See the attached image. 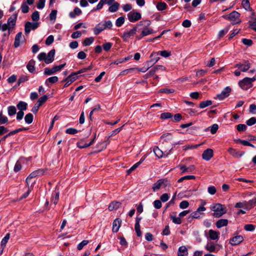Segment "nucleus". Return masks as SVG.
Returning <instances> with one entry per match:
<instances>
[{
    "instance_id": "nucleus-1",
    "label": "nucleus",
    "mask_w": 256,
    "mask_h": 256,
    "mask_svg": "<svg viewBox=\"0 0 256 256\" xmlns=\"http://www.w3.org/2000/svg\"><path fill=\"white\" fill-rule=\"evenodd\" d=\"M151 24V22L149 20H144L140 21L138 24L137 26H142L144 27L141 34L140 36H136V38L138 40L141 39L144 36L152 34L154 33V30L152 28H148V26H150Z\"/></svg>"
},
{
    "instance_id": "nucleus-2",
    "label": "nucleus",
    "mask_w": 256,
    "mask_h": 256,
    "mask_svg": "<svg viewBox=\"0 0 256 256\" xmlns=\"http://www.w3.org/2000/svg\"><path fill=\"white\" fill-rule=\"evenodd\" d=\"M210 209L214 212L213 216L216 218H220L227 212L225 206L220 204H216L211 206Z\"/></svg>"
},
{
    "instance_id": "nucleus-3",
    "label": "nucleus",
    "mask_w": 256,
    "mask_h": 256,
    "mask_svg": "<svg viewBox=\"0 0 256 256\" xmlns=\"http://www.w3.org/2000/svg\"><path fill=\"white\" fill-rule=\"evenodd\" d=\"M112 26V24L110 20L102 21L96 24L94 27V33L95 35H98L106 28L110 29Z\"/></svg>"
},
{
    "instance_id": "nucleus-4",
    "label": "nucleus",
    "mask_w": 256,
    "mask_h": 256,
    "mask_svg": "<svg viewBox=\"0 0 256 256\" xmlns=\"http://www.w3.org/2000/svg\"><path fill=\"white\" fill-rule=\"evenodd\" d=\"M256 80V76L253 78H245L238 82L239 86L244 90H247L252 86V82Z\"/></svg>"
},
{
    "instance_id": "nucleus-5",
    "label": "nucleus",
    "mask_w": 256,
    "mask_h": 256,
    "mask_svg": "<svg viewBox=\"0 0 256 256\" xmlns=\"http://www.w3.org/2000/svg\"><path fill=\"white\" fill-rule=\"evenodd\" d=\"M44 172V171L43 169H39L36 170H35L32 172L26 178V182L28 186H29L30 184H31V180L38 176H42Z\"/></svg>"
},
{
    "instance_id": "nucleus-6",
    "label": "nucleus",
    "mask_w": 256,
    "mask_h": 256,
    "mask_svg": "<svg viewBox=\"0 0 256 256\" xmlns=\"http://www.w3.org/2000/svg\"><path fill=\"white\" fill-rule=\"evenodd\" d=\"M66 64L59 66H56L52 68H46L44 71V74L47 76H50L54 74L57 72H60L65 66Z\"/></svg>"
},
{
    "instance_id": "nucleus-7",
    "label": "nucleus",
    "mask_w": 256,
    "mask_h": 256,
    "mask_svg": "<svg viewBox=\"0 0 256 256\" xmlns=\"http://www.w3.org/2000/svg\"><path fill=\"white\" fill-rule=\"evenodd\" d=\"M240 14L234 11L231 12L228 16H224V17L230 20L234 24H238L240 22V20L239 19Z\"/></svg>"
},
{
    "instance_id": "nucleus-8",
    "label": "nucleus",
    "mask_w": 256,
    "mask_h": 256,
    "mask_svg": "<svg viewBox=\"0 0 256 256\" xmlns=\"http://www.w3.org/2000/svg\"><path fill=\"white\" fill-rule=\"evenodd\" d=\"M128 18L130 22H134L140 20L142 16L140 12L132 10L128 14Z\"/></svg>"
},
{
    "instance_id": "nucleus-9",
    "label": "nucleus",
    "mask_w": 256,
    "mask_h": 256,
    "mask_svg": "<svg viewBox=\"0 0 256 256\" xmlns=\"http://www.w3.org/2000/svg\"><path fill=\"white\" fill-rule=\"evenodd\" d=\"M138 26L134 27L129 31L124 32L122 38L124 42H128L130 36H134L137 32Z\"/></svg>"
},
{
    "instance_id": "nucleus-10",
    "label": "nucleus",
    "mask_w": 256,
    "mask_h": 256,
    "mask_svg": "<svg viewBox=\"0 0 256 256\" xmlns=\"http://www.w3.org/2000/svg\"><path fill=\"white\" fill-rule=\"evenodd\" d=\"M231 88L229 86H227L224 88L220 94H218L214 98L218 99L219 100H222L226 98H227L231 92Z\"/></svg>"
},
{
    "instance_id": "nucleus-11",
    "label": "nucleus",
    "mask_w": 256,
    "mask_h": 256,
    "mask_svg": "<svg viewBox=\"0 0 256 256\" xmlns=\"http://www.w3.org/2000/svg\"><path fill=\"white\" fill-rule=\"evenodd\" d=\"M38 26V24L37 22H26L24 26V31L26 34H28L31 30L36 29Z\"/></svg>"
},
{
    "instance_id": "nucleus-12",
    "label": "nucleus",
    "mask_w": 256,
    "mask_h": 256,
    "mask_svg": "<svg viewBox=\"0 0 256 256\" xmlns=\"http://www.w3.org/2000/svg\"><path fill=\"white\" fill-rule=\"evenodd\" d=\"M76 76L77 75L75 74V72H73L72 74H70L69 76H68L66 79H64L62 81L66 82L64 87H68L72 82L76 80L77 78V77Z\"/></svg>"
},
{
    "instance_id": "nucleus-13",
    "label": "nucleus",
    "mask_w": 256,
    "mask_h": 256,
    "mask_svg": "<svg viewBox=\"0 0 256 256\" xmlns=\"http://www.w3.org/2000/svg\"><path fill=\"white\" fill-rule=\"evenodd\" d=\"M235 67L240 68L241 71L243 72H246L250 68V64L248 60H246L244 61V64H242L240 62L236 64L235 65Z\"/></svg>"
},
{
    "instance_id": "nucleus-14",
    "label": "nucleus",
    "mask_w": 256,
    "mask_h": 256,
    "mask_svg": "<svg viewBox=\"0 0 256 256\" xmlns=\"http://www.w3.org/2000/svg\"><path fill=\"white\" fill-rule=\"evenodd\" d=\"M228 152L232 156L236 158H240L245 154L244 152L238 151L231 148H228Z\"/></svg>"
},
{
    "instance_id": "nucleus-15",
    "label": "nucleus",
    "mask_w": 256,
    "mask_h": 256,
    "mask_svg": "<svg viewBox=\"0 0 256 256\" xmlns=\"http://www.w3.org/2000/svg\"><path fill=\"white\" fill-rule=\"evenodd\" d=\"M213 156V150L212 149L208 148L205 150L202 154L203 159L206 160H209Z\"/></svg>"
},
{
    "instance_id": "nucleus-16",
    "label": "nucleus",
    "mask_w": 256,
    "mask_h": 256,
    "mask_svg": "<svg viewBox=\"0 0 256 256\" xmlns=\"http://www.w3.org/2000/svg\"><path fill=\"white\" fill-rule=\"evenodd\" d=\"M54 55L55 50L54 49L50 50L46 56V64L52 63L54 60Z\"/></svg>"
},
{
    "instance_id": "nucleus-17",
    "label": "nucleus",
    "mask_w": 256,
    "mask_h": 256,
    "mask_svg": "<svg viewBox=\"0 0 256 256\" xmlns=\"http://www.w3.org/2000/svg\"><path fill=\"white\" fill-rule=\"evenodd\" d=\"M218 247V244H214V242H208L207 244L205 246V248L210 252H214L216 249H219Z\"/></svg>"
},
{
    "instance_id": "nucleus-18",
    "label": "nucleus",
    "mask_w": 256,
    "mask_h": 256,
    "mask_svg": "<svg viewBox=\"0 0 256 256\" xmlns=\"http://www.w3.org/2000/svg\"><path fill=\"white\" fill-rule=\"evenodd\" d=\"M180 170H182V173L184 174L186 172H193L195 168L194 166L191 165L188 167H186V166L184 165H179L178 166Z\"/></svg>"
},
{
    "instance_id": "nucleus-19",
    "label": "nucleus",
    "mask_w": 256,
    "mask_h": 256,
    "mask_svg": "<svg viewBox=\"0 0 256 256\" xmlns=\"http://www.w3.org/2000/svg\"><path fill=\"white\" fill-rule=\"evenodd\" d=\"M122 223V220L119 218H116L112 223V231L116 232H118Z\"/></svg>"
},
{
    "instance_id": "nucleus-20",
    "label": "nucleus",
    "mask_w": 256,
    "mask_h": 256,
    "mask_svg": "<svg viewBox=\"0 0 256 256\" xmlns=\"http://www.w3.org/2000/svg\"><path fill=\"white\" fill-rule=\"evenodd\" d=\"M17 18L16 14H14L12 16L8 18L7 24L11 28H13L14 26L16 25V20Z\"/></svg>"
},
{
    "instance_id": "nucleus-21",
    "label": "nucleus",
    "mask_w": 256,
    "mask_h": 256,
    "mask_svg": "<svg viewBox=\"0 0 256 256\" xmlns=\"http://www.w3.org/2000/svg\"><path fill=\"white\" fill-rule=\"evenodd\" d=\"M59 195H60V192L56 188L55 190L54 191L52 198V202L54 203V205H56L58 202V199H59Z\"/></svg>"
},
{
    "instance_id": "nucleus-22",
    "label": "nucleus",
    "mask_w": 256,
    "mask_h": 256,
    "mask_svg": "<svg viewBox=\"0 0 256 256\" xmlns=\"http://www.w3.org/2000/svg\"><path fill=\"white\" fill-rule=\"evenodd\" d=\"M121 206V203L119 202H112L109 206H108V210L110 211H112L113 210H116L118 209L120 206Z\"/></svg>"
},
{
    "instance_id": "nucleus-23",
    "label": "nucleus",
    "mask_w": 256,
    "mask_h": 256,
    "mask_svg": "<svg viewBox=\"0 0 256 256\" xmlns=\"http://www.w3.org/2000/svg\"><path fill=\"white\" fill-rule=\"evenodd\" d=\"M82 14V10L80 8L78 7L74 8L73 12H70L69 14V16L70 18H74L76 16H79Z\"/></svg>"
},
{
    "instance_id": "nucleus-24",
    "label": "nucleus",
    "mask_w": 256,
    "mask_h": 256,
    "mask_svg": "<svg viewBox=\"0 0 256 256\" xmlns=\"http://www.w3.org/2000/svg\"><path fill=\"white\" fill-rule=\"evenodd\" d=\"M22 37V32H19L17 34L15 37L14 46L15 48H18L20 46V39Z\"/></svg>"
},
{
    "instance_id": "nucleus-25",
    "label": "nucleus",
    "mask_w": 256,
    "mask_h": 256,
    "mask_svg": "<svg viewBox=\"0 0 256 256\" xmlns=\"http://www.w3.org/2000/svg\"><path fill=\"white\" fill-rule=\"evenodd\" d=\"M228 224V220L226 219H220L216 223L217 228H220L222 226H226Z\"/></svg>"
},
{
    "instance_id": "nucleus-26",
    "label": "nucleus",
    "mask_w": 256,
    "mask_h": 256,
    "mask_svg": "<svg viewBox=\"0 0 256 256\" xmlns=\"http://www.w3.org/2000/svg\"><path fill=\"white\" fill-rule=\"evenodd\" d=\"M158 53H160V54L161 56H162L164 58H168L170 55V52H168V51L164 50L160 51L158 53L153 52L151 54L150 57L152 58L155 54L158 55Z\"/></svg>"
},
{
    "instance_id": "nucleus-27",
    "label": "nucleus",
    "mask_w": 256,
    "mask_h": 256,
    "mask_svg": "<svg viewBox=\"0 0 256 256\" xmlns=\"http://www.w3.org/2000/svg\"><path fill=\"white\" fill-rule=\"evenodd\" d=\"M154 152L156 156L158 158H162L163 154H165V153L166 152H165L164 153L161 150H160L158 147H154Z\"/></svg>"
},
{
    "instance_id": "nucleus-28",
    "label": "nucleus",
    "mask_w": 256,
    "mask_h": 256,
    "mask_svg": "<svg viewBox=\"0 0 256 256\" xmlns=\"http://www.w3.org/2000/svg\"><path fill=\"white\" fill-rule=\"evenodd\" d=\"M120 6V4L117 2H114L108 8L110 12H114L118 10Z\"/></svg>"
},
{
    "instance_id": "nucleus-29",
    "label": "nucleus",
    "mask_w": 256,
    "mask_h": 256,
    "mask_svg": "<svg viewBox=\"0 0 256 256\" xmlns=\"http://www.w3.org/2000/svg\"><path fill=\"white\" fill-rule=\"evenodd\" d=\"M247 202V210H249L252 208L256 205V198L246 202Z\"/></svg>"
},
{
    "instance_id": "nucleus-30",
    "label": "nucleus",
    "mask_w": 256,
    "mask_h": 256,
    "mask_svg": "<svg viewBox=\"0 0 256 256\" xmlns=\"http://www.w3.org/2000/svg\"><path fill=\"white\" fill-rule=\"evenodd\" d=\"M28 70L30 72H34L35 70L34 62L33 60H30L26 66Z\"/></svg>"
},
{
    "instance_id": "nucleus-31",
    "label": "nucleus",
    "mask_w": 256,
    "mask_h": 256,
    "mask_svg": "<svg viewBox=\"0 0 256 256\" xmlns=\"http://www.w3.org/2000/svg\"><path fill=\"white\" fill-rule=\"evenodd\" d=\"M212 102L210 100H207L206 101L202 102L199 105V107L200 108H206V106H210L212 105Z\"/></svg>"
},
{
    "instance_id": "nucleus-32",
    "label": "nucleus",
    "mask_w": 256,
    "mask_h": 256,
    "mask_svg": "<svg viewBox=\"0 0 256 256\" xmlns=\"http://www.w3.org/2000/svg\"><path fill=\"white\" fill-rule=\"evenodd\" d=\"M144 160L142 158L137 163L134 164L130 169L127 170V174H130L132 172H133L134 170H135L138 166L139 165L142 164V162H143Z\"/></svg>"
},
{
    "instance_id": "nucleus-33",
    "label": "nucleus",
    "mask_w": 256,
    "mask_h": 256,
    "mask_svg": "<svg viewBox=\"0 0 256 256\" xmlns=\"http://www.w3.org/2000/svg\"><path fill=\"white\" fill-rule=\"evenodd\" d=\"M17 107L20 111L26 110L27 108V104L24 102L20 101L17 104Z\"/></svg>"
},
{
    "instance_id": "nucleus-34",
    "label": "nucleus",
    "mask_w": 256,
    "mask_h": 256,
    "mask_svg": "<svg viewBox=\"0 0 256 256\" xmlns=\"http://www.w3.org/2000/svg\"><path fill=\"white\" fill-rule=\"evenodd\" d=\"M236 208H244L247 210V202L246 201H244L242 202H237L234 206Z\"/></svg>"
},
{
    "instance_id": "nucleus-35",
    "label": "nucleus",
    "mask_w": 256,
    "mask_h": 256,
    "mask_svg": "<svg viewBox=\"0 0 256 256\" xmlns=\"http://www.w3.org/2000/svg\"><path fill=\"white\" fill-rule=\"evenodd\" d=\"M208 234L210 238L213 240L218 238V234L216 231L210 230H209Z\"/></svg>"
},
{
    "instance_id": "nucleus-36",
    "label": "nucleus",
    "mask_w": 256,
    "mask_h": 256,
    "mask_svg": "<svg viewBox=\"0 0 256 256\" xmlns=\"http://www.w3.org/2000/svg\"><path fill=\"white\" fill-rule=\"evenodd\" d=\"M16 110L14 106H10L8 108V112L10 116H12L16 114Z\"/></svg>"
},
{
    "instance_id": "nucleus-37",
    "label": "nucleus",
    "mask_w": 256,
    "mask_h": 256,
    "mask_svg": "<svg viewBox=\"0 0 256 256\" xmlns=\"http://www.w3.org/2000/svg\"><path fill=\"white\" fill-rule=\"evenodd\" d=\"M242 6L246 10H250L251 8L250 4V2L248 0H242Z\"/></svg>"
},
{
    "instance_id": "nucleus-38",
    "label": "nucleus",
    "mask_w": 256,
    "mask_h": 256,
    "mask_svg": "<svg viewBox=\"0 0 256 256\" xmlns=\"http://www.w3.org/2000/svg\"><path fill=\"white\" fill-rule=\"evenodd\" d=\"M24 120L27 124H31L33 121V115L30 113L26 114L24 117Z\"/></svg>"
},
{
    "instance_id": "nucleus-39",
    "label": "nucleus",
    "mask_w": 256,
    "mask_h": 256,
    "mask_svg": "<svg viewBox=\"0 0 256 256\" xmlns=\"http://www.w3.org/2000/svg\"><path fill=\"white\" fill-rule=\"evenodd\" d=\"M94 41V38L92 37L86 38L83 42V44L88 46L90 45Z\"/></svg>"
},
{
    "instance_id": "nucleus-40",
    "label": "nucleus",
    "mask_w": 256,
    "mask_h": 256,
    "mask_svg": "<svg viewBox=\"0 0 256 256\" xmlns=\"http://www.w3.org/2000/svg\"><path fill=\"white\" fill-rule=\"evenodd\" d=\"M162 188V187L161 183L159 180H158L156 183H154L153 184L152 188L154 192H156V191L158 190H160Z\"/></svg>"
},
{
    "instance_id": "nucleus-41",
    "label": "nucleus",
    "mask_w": 256,
    "mask_h": 256,
    "mask_svg": "<svg viewBox=\"0 0 256 256\" xmlns=\"http://www.w3.org/2000/svg\"><path fill=\"white\" fill-rule=\"evenodd\" d=\"M93 68V65L90 64V66H88L87 68H82L78 72H75V74L78 75V74H80L84 72H87L88 70H90Z\"/></svg>"
},
{
    "instance_id": "nucleus-42",
    "label": "nucleus",
    "mask_w": 256,
    "mask_h": 256,
    "mask_svg": "<svg viewBox=\"0 0 256 256\" xmlns=\"http://www.w3.org/2000/svg\"><path fill=\"white\" fill-rule=\"evenodd\" d=\"M196 177L194 176H186L180 178L178 180V182H182L184 180H188L192 179H195Z\"/></svg>"
},
{
    "instance_id": "nucleus-43",
    "label": "nucleus",
    "mask_w": 256,
    "mask_h": 256,
    "mask_svg": "<svg viewBox=\"0 0 256 256\" xmlns=\"http://www.w3.org/2000/svg\"><path fill=\"white\" fill-rule=\"evenodd\" d=\"M124 16H120L118 18L116 22V24L118 27H120L124 22Z\"/></svg>"
},
{
    "instance_id": "nucleus-44",
    "label": "nucleus",
    "mask_w": 256,
    "mask_h": 256,
    "mask_svg": "<svg viewBox=\"0 0 256 256\" xmlns=\"http://www.w3.org/2000/svg\"><path fill=\"white\" fill-rule=\"evenodd\" d=\"M156 8L158 10H163L166 8V4L164 2H158L156 5Z\"/></svg>"
},
{
    "instance_id": "nucleus-45",
    "label": "nucleus",
    "mask_w": 256,
    "mask_h": 256,
    "mask_svg": "<svg viewBox=\"0 0 256 256\" xmlns=\"http://www.w3.org/2000/svg\"><path fill=\"white\" fill-rule=\"evenodd\" d=\"M48 97L47 96L44 95L42 97H40L38 100L37 101V103L40 104V106L44 104L47 100Z\"/></svg>"
},
{
    "instance_id": "nucleus-46",
    "label": "nucleus",
    "mask_w": 256,
    "mask_h": 256,
    "mask_svg": "<svg viewBox=\"0 0 256 256\" xmlns=\"http://www.w3.org/2000/svg\"><path fill=\"white\" fill-rule=\"evenodd\" d=\"M170 217L174 223L178 224L182 223V220L180 216L176 217V216H170Z\"/></svg>"
},
{
    "instance_id": "nucleus-47",
    "label": "nucleus",
    "mask_w": 256,
    "mask_h": 256,
    "mask_svg": "<svg viewBox=\"0 0 256 256\" xmlns=\"http://www.w3.org/2000/svg\"><path fill=\"white\" fill-rule=\"evenodd\" d=\"M58 80V78L56 76H52V77L48 78L46 80L45 83L46 84H47V82H50L51 84H54L56 82H57Z\"/></svg>"
},
{
    "instance_id": "nucleus-48",
    "label": "nucleus",
    "mask_w": 256,
    "mask_h": 256,
    "mask_svg": "<svg viewBox=\"0 0 256 256\" xmlns=\"http://www.w3.org/2000/svg\"><path fill=\"white\" fill-rule=\"evenodd\" d=\"M32 18L34 21L38 20L40 19L39 12L38 11H34L32 15Z\"/></svg>"
},
{
    "instance_id": "nucleus-49",
    "label": "nucleus",
    "mask_w": 256,
    "mask_h": 256,
    "mask_svg": "<svg viewBox=\"0 0 256 256\" xmlns=\"http://www.w3.org/2000/svg\"><path fill=\"white\" fill-rule=\"evenodd\" d=\"M160 180L162 188H164L170 185L169 181L166 179H160Z\"/></svg>"
},
{
    "instance_id": "nucleus-50",
    "label": "nucleus",
    "mask_w": 256,
    "mask_h": 256,
    "mask_svg": "<svg viewBox=\"0 0 256 256\" xmlns=\"http://www.w3.org/2000/svg\"><path fill=\"white\" fill-rule=\"evenodd\" d=\"M106 4L105 0H100L98 4H97L96 8H94L93 10H97L102 8L104 4Z\"/></svg>"
},
{
    "instance_id": "nucleus-51",
    "label": "nucleus",
    "mask_w": 256,
    "mask_h": 256,
    "mask_svg": "<svg viewBox=\"0 0 256 256\" xmlns=\"http://www.w3.org/2000/svg\"><path fill=\"white\" fill-rule=\"evenodd\" d=\"M172 115L170 112H164L161 114L160 118L162 119H168L172 118Z\"/></svg>"
},
{
    "instance_id": "nucleus-52",
    "label": "nucleus",
    "mask_w": 256,
    "mask_h": 256,
    "mask_svg": "<svg viewBox=\"0 0 256 256\" xmlns=\"http://www.w3.org/2000/svg\"><path fill=\"white\" fill-rule=\"evenodd\" d=\"M21 9L23 13H26L28 12L29 8L26 2H24L22 4Z\"/></svg>"
},
{
    "instance_id": "nucleus-53",
    "label": "nucleus",
    "mask_w": 256,
    "mask_h": 256,
    "mask_svg": "<svg viewBox=\"0 0 256 256\" xmlns=\"http://www.w3.org/2000/svg\"><path fill=\"white\" fill-rule=\"evenodd\" d=\"M178 253H181L186 256L188 254L187 248L185 246H181L178 248Z\"/></svg>"
},
{
    "instance_id": "nucleus-54",
    "label": "nucleus",
    "mask_w": 256,
    "mask_h": 256,
    "mask_svg": "<svg viewBox=\"0 0 256 256\" xmlns=\"http://www.w3.org/2000/svg\"><path fill=\"white\" fill-rule=\"evenodd\" d=\"M246 123L247 125L249 126H252L256 123V118L254 117H252L249 120H248L246 121Z\"/></svg>"
},
{
    "instance_id": "nucleus-55",
    "label": "nucleus",
    "mask_w": 256,
    "mask_h": 256,
    "mask_svg": "<svg viewBox=\"0 0 256 256\" xmlns=\"http://www.w3.org/2000/svg\"><path fill=\"white\" fill-rule=\"evenodd\" d=\"M246 125L244 124H239L236 126V129L239 132L246 131Z\"/></svg>"
},
{
    "instance_id": "nucleus-56",
    "label": "nucleus",
    "mask_w": 256,
    "mask_h": 256,
    "mask_svg": "<svg viewBox=\"0 0 256 256\" xmlns=\"http://www.w3.org/2000/svg\"><path fill=\"white\" fill-rule=\"evenodd\" d=\"M159 92H162V93H166V94H170L173 93L174 92V90L165 88L161 89L160 90Z\"/></svg>"
},
{
    "instance_id": "nucleus-57",
    "label": "nucleus",
    "mask_w": 256,
    "mask_h": 256,
    "mask_svg": "<svg viewBox=\"0 0 256 256\" xmlns=\"http://www.w3.org/2000/svg\"><path fill=\"white\" fill-rule=\"evenodd\" d=\"M189 206V203L186 200H183L180 204V208L184 209L187 208Z\"/></svg>"
},
{
    "instance_id": "nucleus-58",
    "label": "nucleus",
    "mask_w": 256,
    "mask_h": 256,
    "mask_svg": "<svg viewBox=\"0 0 256 256\" xmlns=\"http://www.w3.org/2000/svg\"><path fill=\"white\" fill-rule=\"evenodd\" d=\"M54 36L52 35H50L47 38L46 40V44L48 46L50 45L54 42Z\"/></svg>"
},
{
    "instance_id": "nucleus-59",
    "label": "nucleus",
    "mask_w": 256,
    "mask_h": 256,
    "mask_svg": "<svg viewBox=\"0 0 256 256\" xmlns=\"http://www.w3.org/2000/svg\"><path fill=\"white\" fill-rule=\"evenodd\" d=\"M46 54L45 52H40L38 55V58L39 60H40V61L44 60V62H46Z\"/></svg>"
},
{
    "instance_id": "nucleus-60",
    "label": "nucleus",
    "mask_w": 256,
    "mask_h": 256,
    "mask_svg": "<svg viewBox=\"0 0 256 256\" xmlns=\"http://www.w3.org/2000/svg\"><path fill=\"white\" fill-rule=\"evenodd\" d=\"M112 43L111 42H106L103 44V48L104 50L108 51L112 48Z\"/></svg>"
},
{
    "instance_id": "nucleus-61",
    "label": "nucleus",
    "mask_w": 256,
    "mask_h": 256,
    "mask_svg": "<svg viewBox=\"0 0 256 256\" xmlns=\"http://www.w3.org/2000/svg\"><path fill=\"white\" fill-rule=\"evenodd\" d=\"M57 11L56 10H52L50 14V20H56V18Z\"/></svg>"
},
{
    "instance_id": "nucleus-62",
    "label": "nucleus",
    "mask_w": 256,
    "mask_h": 256,
    "mask_svg": "<svg viewBox=\"0 0 256 256\" xmlns=\"http://www.w3.org/2000/svg\"><path fill=\"white\" fill-rule=\"evenodd\" d=\"M66 133L70 134H74L78 132V130L74 128H68L66 131Z\"/></svg>"
},
{
    "instance_id": "nucleus-63",
    "label": "nucleus",
    "mask_w": 256,
    "mask_h": 256,
    "mask_svg": "<svg viewBox=\"0 0 256 256\" xmlns=\"http://www.w3.org/2000/svg\"><path fill=\"white\" fill-rule=\"evenodd\" d=\"M21 164H20L19 161H17L14 167V171L15 172H18L21 170Z\"/></svg>"
},
{
    "instance_id": "nucleus-64",
    "label": "nucleus",
    "mask_w": 256,
    "mask_h": 256,
    "mask_svg": "<svg viewBox=\"0 0 256 256\" xmlns=\"http://www.w3.org/2000/svg\"><path fill=\"white\" fill-rule=\"evenodd\" d=\"M160 200L162 202H166L169 199V196L168 194H164L160 196Z\"/></svg>"
}]
</instances>
